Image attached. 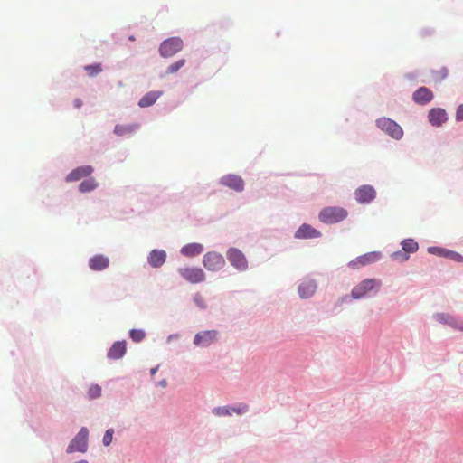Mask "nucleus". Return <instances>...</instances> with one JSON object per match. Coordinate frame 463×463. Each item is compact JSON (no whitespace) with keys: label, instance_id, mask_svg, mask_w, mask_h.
Listing matches in <instances>:
<instances>
[{"label":"nucleus","instance_id":"39","mask_svg":"<svg viewBox=\"0 0 463 463\" xmlns=\"http://www.w3.org/2000/svg\"><path fill=\"white\" fill-rule=\"evenodd\" d=\"M455 329L463 332V319L457 317V323H456Z\"/></svg>","mask_w":463,"mask_h":463},{"label":"nucleus","instance_id":"22","mask_svg":"<svg viewBox=\"0 0 463 463\" xmlns=\"http://www.w3.org/2000/svg\"><path fill=\"white\" fill-rule=\"evenodd\" d=\"M457 317H458L444 312H439L433 315V318L439 324L447 325L454 329L456 327Z\"/></svg>","mask_w":463,"mask_h":463},{"label":"nucleus","instance_id":"5","mask_svg":"<svg viewBox=\"0 0 463 463\" xmlns=\"http://www.w3.org/2000/svg\"><path fill=\"white\" fill-rule=\"evenodd\" d=\"M227 259L231 265L239 271L248 269V261L243 252L237 248H230L227 250Z\"/></svg>","mask_w":463,"mask_h":463},{"label":"nucleus","instance_id":"30","mask_svg":"<svg viewBox=\"0 0 463 463\" xmlns=\"http://www.w3.org/2000/svg\"><path fill=\"white\" fill-rule=\"evenodd\" d=\"M84 70L87 71L89 76L94 77V76L98 75L102 71V68L99 63H95V64L85 66Z\"/></svg>","mask_w":463,"mask_h":463},{"label":"nucleus","instance_id":"13","mask_svg":"<svg viewBox=\"0 0 463 463\" xmlns=\"http://www.w3.org/2000/svg\"><path fill=\"white\" fill-rule=\"evenodd\" d=\"M322 233L308 223L301 224L294 233V238L298 240L320 238Z\"/></svg>","mask_w":463,"mask_h":463},{"label":"nucleus","instance_id":"9","mask_svg":"<svg viewBox=\"0 0 463 463\" xmlns=\"http://www.w3.org/2000/svg\"><path fill=\"white\" fill-rule=\"evenodd\" d=\"M381 258L380 251H371L364 255L358 256L348 262V267L351 269H359L368 264L377 262Z\"/></svg>","mask_w":463,"mask_h":463},{"label":"nucleus","instance_id":"25","mask_svg":"<svg viewBox=\"0 0 463 463\" xmlns=\"http://www.w3.org/2000/svg\"><path fill=\"white\" fill-rule=\"evenodd\" d=\"M98 186L97 182L94 178L90 177L82 181L79 185V190L81 193H88L93 191Z\"/></svg>","mask_w":463,"mask_h":463},{"label":"nucleus","instance_id":"2","mask_svg":"<svg viewBox=\"0 0 463 463\" xmlns=\"http://www.w3.org/2000/svg\"><path fill=\"white\" fill-rule=\"evenodd\" d=\"M347 215V210L343 207L327 206L319 212L318 219L325 224H335L344 221Z\"/></svg>","mask_w":463,"mask_h":463},{"label":"nucleus","instance_id":"38","mask_svg":"<svg viewBox=\"0 0 463 463\" xmlns=\"http://www.w3.org/2000/svg\"><path fill=\"white\" fill-rule=\"evenodd\" d=\"M439 72L440 74V80H442L448 77L449 70L447 67L444 66L440 69V71Z\"/></svg>","mask_w":463,"mask_h":463},{"label":"nucleus","instance_id":"17","mask_svg":"<svg viewBox=\"0 0 463 463\" xmlns=\"http://www.w3.org/2000/svg\"><path fill=\"white\" fill-rule=\"evenodd\" d=\"M179 273L191 283H198L203 279V273L199 269L184 268L179 269Z\"/></svg>","mask_w":463,"mask_h":463},{"label":"nucleus","instance_id":"3","mask_svg":"<svg viewBox=\"0 0 463 463\" xmlns=\"http://www.w3.org/2000/svg\"><path fill=\"white\" fill-rule=\"evenodd\" d=\"M376 127L394 140H401L404 132L402 128L393 119L381 117L375 120Z\"/></svg>","mask_w":463,"mask_h":463},{"label":"nucleus","instance_id":"14","mask_svg":"<svg viewBox=\"0 0 463 463\" xmlns=\"http://www.w3.org/2000/svg\"><path fill=\"white\" fill-rule=\"evenodd\" d=\"M434 99V94L430 89L425 86L418 88L412 93V100L414 103L425 106L429 104Z\"/></svg>","mask_w":463,"mask_h":463},{"label":"nucleus","instance_id":"20","mask_svg":"<svg viewBox=\"0 0 463 463\" xmlns=\"http://www.w3.org/2000/svg\"><path fill=\"white\" fill-rule=\"evenodd\" d=\"M126 342L118 341L113 344L108 352V357L110 359H119L126 354Z\"/></svg>","mask_w":463,"mask_h":463},{"label":"nucleus","instance_id":"29","mask_svg":"<svg viewBox=\"0 0 463 463\" xmlns=\"http://www.w3.org/2000/svg\"><path fill=\"white\" fill-rule=\"evenodd\" d=\"M185 64V60L181 59L169 65L165 71L166 74H173L177 72Z\"/></svg>","mask_w":463,"mask_h":463},{"label":"nucleus","instance_id":"26","mask_svg":"<svg viewBox=\"0 0 463 463\" xmlns=\"http://www.w3.org/2000/svg\"><path fill=\"white\" fill-rule=\"evenodd\" d=\"M137 125H116L114 133L118 136H125L135 131Z\"/></svg>","mask_w":463,"mask_h":463},{"label":"nucleus","instance_id":"34","mask_svg":"<svg viewBox=\"0 0 463 463\" xmlns=\"http://www.w3.org/2000/svg\"><path fill=\"white\" fill-rule=\"evenodd\" d=\"M88 395L90 399H96L101 395V388L99 385H91L89 388Z\"/></svg>","mask_w":463,"mask_h":463},{"label":"nucleus","instance_id":"10","mask_svg":"<svg viewBox=\"0 0 463 463\" xmlns=\"http://www.w3.org/2000/svg\"><path fill=\"white\" fill-rule=\"evenodd\" d=\"M317 288V284L314 279L304 278L298 287L299 298L302 299L311 298L315 294Z\"/></svg>","mask_w":463,"mask_h":463},{"label":"nucleus","instance_id":"37","mask_svg":"<svg viewBox=\"0 0 463 463\" xmlns=\"http://www.w3.org/2000/svg\"><path fill=\"white\" fill-rule=\"evenodd\" d=\"M455 118L457 122L463 121V104L457 107Z\"/></svg>","mask_w":463,"mask_h":463},{"label":"nucleus","instance_id":"4","mask_svg":"<svg viewBox=\"0 0 463 463\" xmlns=\"http://www.w3.org/2000/svg\"><path fill=\"white\" fill-rule=\"evenodd\" d=\"M183 48V40L179 37H171L165 40L160 47L159 52L160 55L168 58L172 57L180 52Z\"/></svg>","mask_w":463,"mask_h":463},{"label":"nucleus","instance_id":"11","mask_svg":"<svg viewBox=\"0 0 463 463\" xmlns=\"http://www.w3.org/2000/svg\"><path fill=\"white\" fill-rule=\"evenodd\" d=\"M249 410V406L246 404H240L238 406H231V405H225V406H218L214 407L212 410V412L216 416H231L233 413H237L239 415H242L246 413Z\"/></svg>","mask_w":463,"mask_h":463},{"label":"nucleus","instance_id":"7","mask_svg":"<svg viewBox=\"0 0 463 463\" xmlns=\"http://www.w3.org/2000/svg\"><path fill=\"white\" fill-rule=\"evenodd\" d=\"M88 435L89 430L87 428L83 427L80 429L76 437L71 440L67 448L68 453H72L74 451L85 452L87 449L88 444Z\"/></svg>","mask_w":463,"mask_h":463},{"label":"nucleus","instance_id":"44","mask_svg":"<svg viewBox=\"0 0 463 463\" xmlns=\"http://www.w3.org/2000/svg\"><path fill=\"white\" fill-rule=\"evenodd\" d=\"M161 384H162L163 386H165V382H161Z\"/></svg>","mask_w":463,"mask_h":463},{"label":"nucleus","instance_id":"28","mask_svg":"<svg viewBox=\"0 0 463 463\" xmlns=\"http://www.w3.org/2000/svg\"><path fill=\"white\" fill-rule=\"evenodd\" d=\"M391 258L392 260L398 261L400 263L405 262L410 259V255H408L402 250H396L391 254Z\"/></svg>","mask_w":463,"mask_h":463},{"label":"nucleus","instance_id":"8","mask_svg":"<svg viewBox=\"0 0 463 463\" xmlns=\"http://www.w3.org/2000/svg\"><path fill=\"white\" fill-rule=\"evenodd\" d=\"M220 184L228 187L237 193H241L245 189V182L241 176L235 174H228L220 178Z\"/></svg>","mask_w":463,"mask_h":463},{"label":"nucleus","instance_id":"31","mask_svg":"<svg viewBox=\"0 0 463 463\" xmlns=\"http://www.w3.org/2000/svg\"><path fill=\"white\" fill-rule=\"evenodd\" d=\"M218 332L216 330H204V346L215 341Z\"/></svg>","mask_w":463,"mask_h":463},{"label":"nucleus","instance_id":"35","mask_svg":"<svg viewBox=\"0 0 463 463\" xmlns=\"http://www.w3.org/2000/svg\"><path fill=\"white\" fill-rule=\"evenodd\" d=\"M445 250H446V248L439 247V246H430V247H428L427 251L430 254L436 255V256L443 258V254L445 252Z\"/></svg>","mask_w":463,"mask_h":463},{"label":"nucleus","instance_id":"16","mask_svg":"<svg viewBox=\"0 0 463 463\" xmlns=\"http://www.w3.org/2000/svg\"><path fill=\"white\" fill-rule=\"evenodd\" d=\"M93 172V167L90 165L80 166L73 169L65 178L66 182L79 181L83 177L90 176Z\"/></svg>","mask_w":463,"mask_h":463},{"label":"nucleus","instance_id":"12","mask_svg":"<svg viewBox=\"0 0 463 463\" xmlns=\"http://www.w3.org/2000/svg\"><path fill=\"white\" fill-rule=\"evenodd\" d=\"M427 118L432 127H441L448 119V113L442 108H432L429 110Z\"/></svg>","mask_w":463,"mask_h":463},{"label":"nucleus","instance_id":"27","mask_svg":"<svg viewBox=\"0 0 463 463\" xmlns=\"http://www.w3.org/2000/svg\"><path fill=\"white\" fill-rule=\"evenodd\" d=\"M443 258L445 259H448V260H451L455 262H458V263H462L463 262V255L455 251V250H449V249H446L445 250V252L443 254Z\"/></svg>","mask_w":463,"mask_h":463},{"label":"nucleus","instance_id":"24","mask_svg":"<svg viewBox=\"0 0 463 463\" xmlns=\"http://www.w3.org/2000/svg\"><path fill=\"white\" fill-rule=\"evenodd\" d=\"M201 251L202 246L197 243L187 244L181 249V253L187 257H194L199 255Z\"/></svg>","mask_w":463,"mask_h":463},{"label":"nucleus","instance_id":"1","mask_svg":"<svg viewBox=\"0 0 463 463\" xmlns=\"http://www.w3.org/2000/svg\"><path fill=\"white\" fill-rule=\"evenodd\" d=\"M382 288L379 279H364L352 288V297L354 299H362L375 297Z\"/></svg>","mask_w":463,"mask_h":463},{"label":"nucleus","instance_id":"43","mask_svg":"<svg viewBox=\"0 0 463 463\" xmlns=\"http://www.w3.org/2000/svg\"><path fill=\"white\" fill-rule=\"evenodd\" d=\"M156 368H155V369H152V370H151V373H152V374H155V373H156Z\"/></svg>","mask_w":463,"mask_h":463},{"label":"nucleus","instance_id":"6","mask_svg":"<svg viewBox=\"0 0 463 463\" xmlns=\"http://www.w3.org/2000/svg\"><path fill=\"white\" fill-rule=\"evenodd\" d=\"M376 190L373 185L363 184L354 191V199L360 204H369L376 198Z\"/></svg>","mask_w":463,"mask_h":463},{"label":"nucleus","instance_id":"19","mask_svg":"<svg viewBox=\"0 0 463 463\" xmlns=\"http://www.w3.org/2000/svg\"><path fill=\"white\" fill-rule=\"evenodd\" d=\"M166 259V254L161 250H153L148 256V263L153 268L161 267Z\"/></svg>","mask_w":463,"mask_h":463},{"label":"nucleus","instance_id":"21","mask_svg":"<svg viewBox=\"0 0 463 463\" xmlns=\"http://www.w3.org/2000/svg\"><path fill=\"white\" fill-rule=\"evenodd\" d=\"M162 94L163 92L159 90L149 91L139 99L138 106L141 108L152 106Z\"/></svg>","mask_w":463,"mask_h":463},{"label":"nucleus","instance_id":"41","mask_svg":"<svg viewBox=\"0 0 463 463\" xmlns=\"http://www.w3.org/2000/svg\"><path fill=\"white\" fill-rule=\"evenodd\" d=\"M202 339H203V337H202L201 334H200V333H197V334L195 335V336H194V344H195V345H198L201 343Z\"/></svg>","mask_w":463,"mask_h":463},{"label":"nucleus","instance_id":"18","mask_svg":"<svg viewBox=\"0 0 463 463\" xmlns=\"http://www.w3.org/2000/svg\"><path fill=\"white\" fill-rule=\"evenodd\" d=\"M109 260L104 255H95L89 260V267L95 271L103 270L109 267Z\"/></svg>","mask_w":463,"mask_h":463},{"label":"nucleus","instance_id":"42","mask_svg":"<svg viewBox=\"0 0 463 463\" xmlns=\"http://www.w3.org/2000/svg\"><path fill=\"white\" fill-rule=\"evenodd\" d=\"M73 104L75 108H80L82 106V100L80 99H75Z\"/></svg>","mask_w":463,"mask_h":463},{"label":"nucleus","instance_id":"15","mask_svg":"<svg viewBox=\"0 0 463 463\" xmlns=\"http://www.w3.org/2000/svg\"><path fill=\"white\" fill-rule=\"evenodd\" d=\"M224 258L217 252L210 251L204 254V268L209 270H218L224 265Z\"/></svg>","mask_w":463,"mask_h":463},{"label":"nucleus","instance_id":"32","mask_svg":"<svg viewBox=\"0 0 463 463\" xmlns=\"http://www.w3.org/2000/svg\"><path fill=\"white\" fill-rule=\"evenodd\" d=\"M354 299V298H353V297H352V292L350 293V295H344V296H342L335 302V307H334V310H336L338 307H340L344 304H351Z\"/></svg>","mask_w":463,"mask_h":463},{"label":"nucleus","instance_id":"40","mask_svg":"<svg viewBox=\"0 0 463 463\" xmlns=\"http://www.w3.org/2000/svg\"><path fill=\"white\" fill-rule=\"evenodd\" d=\"M418 77L417 72H408L405 74V78L409 80H414Z\"/></svg>","mask_w":463,"mask_h":463},{"label":"nucleus","instance_id":"36","mask_svg":"<svg viewBox=\"0 0 463 463\" xmlns=\"http://www.w3.org/2000/svg\"><path fill=\"white\" fill-rule=\"evenodd\" d=\"M112 436H113V430L112 429L107 430L104 434L103 440H102L103 444L105 446H109L111 443Z\"/></svg>","mask_w":463,"mask_h":463},{"label":"nucleus","instance_id":"23","mask_svg":"<svg viewBox=\"0 0 463 463\" xmlns=\"http://www.w3.org/2000/svg\"><path fill=\"white\" fill-rule=\"evenodd\" d=\"M402 250L408 255L416 252L419 250L418 242L411 238L404 239L401 241Z\"/></svg>","mask_w":463,"mask_h":463},{"label":"nucleus","instance_id":"33","mask_svg":"<svg viewBox=\"0 0 463 463\" xmlns=\"http://www.w3.org/2000/svg\"><path fill=\"white\" fill-rule=\"evenodd\" d=\"M131 339L134 342H140L145 337V332L141 329H132L129 333Z\"/></svg>","mask_w":463,"mask_h":463}]
</instances>
